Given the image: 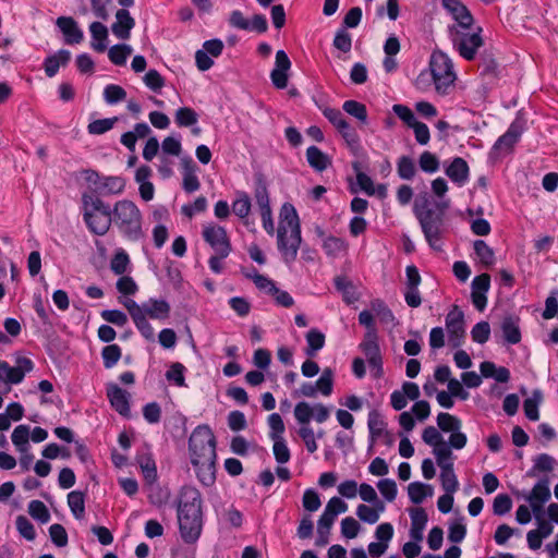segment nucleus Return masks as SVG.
I'll list each match as a JSON object with an SVG mask.
<instances>
[{"mask_svg":"<svg viewBox=\"0 0 558 558\" xmlns=\"http://www.w3.org/2000/svg\"><path fill=\"white\" fill-rule=\"evenodd\" d=\"M189 450L191 462L198 480L205 486L215 482L216 437L207 425L197 426L190 436Z\"/></svg>","mask_w":558,"mask_h":558,"instance_id":"1","label":"nucleus"},{"mask_svg":"<svg viewBox=\"0 0 558 558\" xmlns=\"http://www.w3.org/2000/svg\"><path fill=\"white\" fill-rule=\"evenodd\" d=\"M202 495L195 487L184 486L179 494L178 522L182 539L195 543L203 530Z\"/></svg>","mask_w":558,"mask_h":558,"instance_id":"2","label":"nucleus"},{"mask_svg":"<svg viewBox=\"0 0 558 558\" xmlns=\"http://www.w3.org/2000/svg\"><path fill=\"white\" fill-rule=\"evenodd\" d=\"M277 239L284 262H294L302 239L299 216L290 203H284L280 209Z\"/></svg>","mask_w":558,"mask_h":558,"instance_id":"3","label":"nucleus"},{"mask_svg":"<svg viewBox=\"0 0 558 558\" xmlns=\"http://www.w3.org/2000/svg\"><path fill=\"white\" fill-rule=\"evenodd\" d=\"M111 219L112 223L128 239L137 241L142 238V213L132 201L117 202L111 209Z\"/></svg>","mask_w":558,"mask_h":558,"instance_id":"4","label":"nucleus"},{"mask_svg":"<svg viewBox=\"0 0 558 558\" xmlns=\"http://www.w3.org/2000/svg\"><path fill=\"white\" fill-rule=\"evenodd\" d=\"M83 217L90 232L105 235L112 223L111 208L99 197L92 194H83Z\"/></svg>","mask_w":558,"mask_h":558,"instance_id":"5","label":"nucleus"},{"mask_svg":"<svg viewBox=\"0 0 558 558\" xmlns=\"http://www.w3.org/2000/svg\"><path fill=\"white\" fill-rule=\"evenodd\" d=\"M469 29L449 27V34L454 49L462 58L471 61L475 58L477 49L483 46L484 41L480 35L481 28L473 33H470Z\"/></svg>","mask_w":558,"mask_h":558,"instance_id":"6","label":"nucleus"},{"mask_svg":"<svg viewBox=\"0 0 558 558\" xmlns=\"http://www.w3.org/2000/svg\"><path fill=\"white\" fill-rule=\"evenodd\" d=\"M414 213L420 221L423 233L428 244L433 248L439 250L440 247L439 245H437V243L439 242L442 234V215L437 214L435 210L430 208L424 209L418 205V203H416L414 206Z\"/></svg>","mask_w":558,"mask_h":558,"instance_id":"7","label":"nucleus"},{"mask_svg":"<svg viewBox=\"0 0 558 558\" xmlns=\"http://www.w3.org/2000/svg\"><path fill=\"white\" fill-rule=\"evenodd\" d=\"M429 68L436 90L439 94H447L456 78L450 59L442 52H434Z\"/></svg>","mask_w":558,"mask_h":558,"instance_id":"8","label":"nucleus"},{"mask_svg":"<svg viewBox=\"0 0 558 558\" xmlns=\"http://www.w3.org/2000/svg\"><path fill=\"white\" fill-rule=\"evenodd\" d=\"M204 241L220 256H229L232 251L230 239L223 227L208 223L202 231Z\"/></svg>","mask_w":558,"mask_h":558,"instance_id":"9","label":"nucleus"},{"mask_svg":"<svg viewBox=\"0 0 558 558\" xmlns=\"http://www.w3.org/2000/svg\"><path fill=\"white\" fill-rule=\"evenodd\" d=\"M293 414L300 427H304L310 426L312 418L317 423L326 422L329 418L330 412L323 403L311 405L308 402L301 401L295 404Z\"/></svg>","mask_w":558,"mask_h":558,"instance_id":"10","label":"nucleus"},{"mask_svg":"<svg viewBox=\"0 0 558 558\" xmlns=\"http://www.w3.org/2000/svg\"><path fill=\"white\" fill-rule=\"evenodd\" d=\"M360 349L367 359L368 365L374 372V377L378 378L383 375V359L378 344L377 332L366 331Z\"/></svg>","mask_w":558,"mask_h":558,"instance_id":"11","label":"nucleus"},{"mask_svg":"<svg viewBox=\"0 0 558 558\" xmlns=\"http://www.w3.org/2000/svg\"><path fill=\"white\" fill-rule=\"evenodd\" d=\"M446 327L451 345L453 348L460 347L465 336L464 315L457 305L447 314Z\"/></svg>","mask_w":558,"mask_h":558,"instance_id":"12","label":"nucleus"},{"mask_svg":"<svg viewBox=\"0 0 558 558\" xmlns=\"http://www.w3.org/2000/svg\"><path fill=\"white\" fill-rule=\"evenodd\" d=\"M525 499L530 502L535 518L538 519L542 513L543 506L550 499L548 478H543L537 482Z\"/></svg>","mask_w":558,"mask_h":558,"instance_id":"13","label":"nucleus"},{"mask_svg":"<svg viewBox=\"0 0 558 558\" xmlns=\"http://www.w3.org/2000/svg\"><path fill=\"white\" fill-rule=\"evenodd\" d=\"M441 4L457 22L451 27L471 28L473 16L460 0H441Z\"/></svg>","mask_w":558,"mask_h":558,"instance_id":"14","label":"nucleus"},{"mask_svg":"<svg viewBox=\"0 0 558 558\" xmlns=\"http://www.w3.org/2000/svg\"><path fill=\"white\" fill-rule=\"evenodd\" d=\"M291 62L288 54L283 50L276 52V66L270 73L272 84L283 89L288 85V71L290 70Z\"/></svg>","mask_w":558,"mask_h":558,"instance_id":"15","label":"nucleus"},{"mask_svg":"<svg viewBox=\"0 0 558 558\" xmlns=\"http://www.w3.org/2000/svg\"><path fill=\"white\" fill-rule=\"evenodd\" d=\"M107 396L112 408L121 415H130V395L116 384L107 386Z\"/></svg>","mask_w":558,"mask_h":558,"instance_id":"16","label":"nucleus"},{"mask_svg":"<svg viewBox=\"0 0 558 558\" xmlns=\"http://www.w3.org/2000/svg\"><path fill=\"white\" fill-rule=\"evenodd\" d=\"M64 36L68 45L80 44L84 39L83 31L78 27L76 21L71 16H60L56 22Z\"/></svg>","mask_w":558,"mask_h":558,"instance_id":"17","label":"nucleus"},{"mask_svg":"<svg viewBox=\"0 0 558 558\" xmlns=\"http://www.w3.org/2000/svg\"><path fill=\"white\" fill-rule=\"evenodd\" d=\"M135 26L134 19L125 9H120L116 13V22L111 25V31L119 39H129L131 29Z\"/></svg>","mask_w":558,"mask_h":558,"instance_id":"18","label":"nucleus"},{"mask_svg":"<svg viewBox=\"0 0 558 558\" xmlns=\"http://www.w3.org/2000/svg\"><path fill=\"white\" fill-rule=\"evenodd\" d=\"M33 362L25 356L17 357L15 366H10L7 363L5 383L20 384L23 380L25 374L29 373L33 369Z\"/></svg>","mask_w":558,"mask_h":558,"instance_id":"19","label":"nucleus"},{"mask_svg":"<svg viewBox=\"0 0 558 558\" xmlns=\"http://www.w3.org/2000/svg\"><path fill=\"white\" fill-rule=\"evenodd\" d=\"M142 315L153 319H166L170 314V305L163 300L149 299L141 305Z\"/></svg>","mask_w":558,"mask_h":558,"instance_id":"20","label":"nucleus"},{"mask_svg":"<svg viewBox=\"0 0 558 558\" xmlns=\"http://www.w3.org/2000/svg\"><path fill=\"white\" fill-rule=\"evenodd\" d=\"M368 429L371 434L372 441H376L380 437H385L386 444H392L391 435L386 430V423L381 418L380 414L377 411H372L368 414Z\"/></svg>","mask_w":558,"mask_h":558,"instance_id":"21","label":"nucleus"},{"mask_svg":"<svg viewBox=\"0 0 558 558\" xmlns=\"http://www.w3.org/2000/svg\"><path fill=\"white\" fill-rule=\"evenodd\" d=\"M446 174L458 185H463L469 179V166L461 157H456L446 169Z\"/></svg>","mask_w":558,"mask_h":558,"instance_id":"22","label":"nucleus"},{"mask_svg":"<svg viewBox=\"0 0 558 558\" xmlns=\"http://www.w3.org/2000/svg\"><path fill=\"white\" fill-rule=\"evenodd\" d=\"M183 166V189L187 193L197 191L201 186L199 180L196 175V165L191 158L182 159Z\"/></svg>","mask_w":558,"mask_h":558,"instance_id":"23","label":"nucleus"},{"mask_svg":"<svg viewBox=\"0 0 558 558\" xmlns=\"http://www.w3.org/2000/svg\"><path fill=\"white\" fill-rule=\"evenodd\" d=\"M411 529L410 536L416 542L423 538V530L427 523V514L423 508H413L410 511Z\"/></svg>","mask_w":558,"mask_h":558,"instance_id":"24","label":"nucleus"},{"mask_svg":"<svg viewBox=\"0 0 558 558\" xmlns=\"http://www.w3.org/2000/svg\"><path fill=\"white\" fill-rule=\"evenodd\" d=\"M89 32L93 37L92 48L97 52H104L107 49L108 28L100 22H93Z\"/></svg>","mask_w":558,"mask_h":558,"instance_id":"25","label":"nucleus"},{"mask_svg":"<svg viewBox=\"0 0 558 558\" xmlns=\"http://www.w3.org/2000/svg\"><path fill=\"white\" fill-rule=\"evenodd\" d=\"M71 59V53L68 50H59L57 53L48 57L45 60L44 68L47 76L52 77L57 74L60 66H64Z\"/></svg>","mask_w":558,"mask_h":558,"instance_id":"26","label":"nucleus"},{"mask_svg":"<svg viewBox=\"0 0 558 558\" xmlns=\"http://www.w3.org/2000/svg\"><path fill=\"white\" fill-rule=\"evenodd\" d=\"M501 330L507 342L515 344L521 340V331L519 328V318L507 316L501 323Z\"/></svg>","mask_w":558,"mask_h":558,"instance_id":"27","label":"nucleus"},{"mask_svg":"<svg viewBox=\"0 0 558 558\" xmlns=\"http://www.w3.org/2000/svg\"><path fill=\"white\" fill-rule=\"evenodd\" d=\"M125 181L121 177L102 178L97 192L104 195L121 194L124 191Z\"/></svg>","mask_w":558,"mask_h":558,"instance_id":"28","label":"nucleus"},{"mask_svg":"<svg viewBox=\"0 0 558 558\" xmlns=\"http://www.w3.org/2000/svg\"><path fill=\"white\" fill-rule=\"evenodd\" d=\"M306 159L310 166L317 171H324L330 163L328 156L316 146L307 148Z\"/></svg>","mask_w":558,"mask_h":558,"instance_id":"29","label":"nucleus"},{"mask_svg":"<svg viewBox=\"0 0 558 558\" xmlns=\"http://www.w3.org/2000/svg\"><path fill=\"white\" fill-rule=\"evenodd\" d=\"M305 338L307 343L305 353L307 356L313 357L316 355L317 351L324 348L326 340L325 335L318 329L313 328L306 333Z\"/></svg>","mask_w":558,"mask_h":558,"instance_id":"30","label":"nucleus"},{"mask_svg":"<svg viewBox=\"0 0 558 558\" xmlns=\"http://www.w3.org/2000/svg\"><path fill=\"white\" fill-rule=\"evenodd\" d=\"M408 494L413 504H421L427 496L433 495V488L430 485L413 482L408 486Z\"/></svg>","mask_w":558,"mask_h":558,"instance_id":"31","label":"nucleus"},{"mask_svg":"<svg viewBox=\"0 0 558 558\" xmlns=\"http://www.w3.org/2000/svg\"><path fill=\"white\" fill-rule=\"evenodd\" d=\"M68 505L73 515L81 520L85 515V494L80 490H73L68 495Z\"/></svg>","mask_w":558,"mask_h":558,"instance_id":"32","label":"nucleus"},{"mask_svg":"<svg viewBox=\"0 0 558 558\" xmlns=\"http://www.w3.org/2000/svg\"><path fill=\"white\" fill-rule=\"evenodd\" d=\"M335 286L338 291L342 293L343 301L348 304H352L359 300V295L355 291L354 284L345 277H337L335 279Z\"/></svg>","mask_w":558,"mask_h":558,"instance_id":"33","label":"nucleus"},{"mask_svg":"<svg viewBox=\"0 0 558 558\" xmlns=\"http://www.w3.org/2000/svg\"><path fill=\"white\" fill-rule=\"evenodd\" d=\"M323 248L327 255L338 257L347 252L348 244L344 240L331 235L325 239Z\"/></svg>","mask_w":558,"mask_h":558,"instance_id":"34","label":"nucleus"},{"mask_svg":"<svg viewBox=\"0 0 558 558\" xmlns=\"http://www.w3.org/2000/svg\"><path fill=\"white\" fill-rule=\"evenodd\" d=\"M385 506L383 502L378 501L377 507L372 508L366 505H359L356 508V515L360 518V520L374 524L379 519V512L384 511Z\"/></svg>","mask_w":558,"mask_h":558,"instance_id":"35","label":"nucleus"},{"mask_svg":"<svg viewBox=\"0 0 558 558\" xmlns=\"http://www.w3.org/2000/svg\"><path fill=\"white\" fill-rule=\"evenodd\" d=\"M29 434V426L19 425L14 428L11 435L12 442L17 447L19 451L23 453L26 452L28 449Z\"/></svg>","mask_w":558,"mask_h":558,"instance_id":"36","label":"nucleus"},{"mask_svg":"<svg viewBox=\"0 0 558 558\" xmlns=\"http://www.w3.org/2000/svg\"><path fill=\"white\" fill-rule=\"evenodd\" d=\"M519 136V129L514 124H511L508 131L498 138L495 148L498 150H509L517 143Z\"/></svg>","mask_w":558,"mask_h":558,"instance_id":"37","label":"nucleus"},{"mask_svg":"<svg viewBox=\"0 0 558 558\" xmlns=\"http://www.w3.org/2000/svg\"><path fill=\"white\" fill-rule=\"evenodd\" d=\"M437 425L445 432H458L461 428V421L450 413L441 412L437 415Z\"/></svg>","mask_w":558,"mask_h":558,"instance_id":"38","label":"nucleus"},{"mask_svg":"<svg viewBox=\"0 0 558 558\" xmlns=\"http://www.w3.org/2000/svg\"><path fill=\"white\" fill-rule=\"evenodd\" d=\"M131 53L132 48L122 44L112 46L108 51V57L113 64L123 65Z\"/></svg>","mask_w":558,"mask_h":558,"instance_id":"39","label":"nucleus"},{"mask_svg":"<svg viewBox=\"0 0 558 558\" xmlns=\"http://www.w3.org/2000/svg\"><path fill=\"white\" fill-rule=\"evenodd\" d=\"M342 108L348 114L356 118L359 121L366 122L367 110L364 104L356 100H347L343 102Z\"/></svg>","mask_w":558,"mask_h":558,"instance_id":"40","label":"nucleus"},{"mask_svg":"<svg viewBox=\"0 0 558 558\" xmlns=\"http://www.w3.org/2000/svg\"><path fill=\"white\" fill-rule=\"evenodd\" d=\"M232 211L240 219H245L251 213V199L245 193H240L232 203Z\"/></svg>","mask_w":558,"mask_h":558,"instance_id":"41","label":"nucleus"},{"mask_svg":"<svg viewBox=\"0 0 558 558\" xmlns=\"http://www.w3.org/2000/svg\"><path fill=\"white\" fill-rule=\"evenodd\" d=\"M555 459L547 454L541 453L535 457L534 465L532 470L529 472L530 476H534L536 472H550L554 469Z\"/></svg>","mask_w":558,"mask_h":558,"instance_id":"42","label":"nucleus"},{"mask_svg":"<svg viewBox=\"0 0 558 558\" xmlns=\"http://www.w3.org/2000/svg\"><path fill=\"white\" fill-rule=\"evenodd\" d=\"M28 513L35 520L47 523L50 520V513L46 505L40 500H32L28 504Z\"/></svg>","mask_w":558,"mask_h":558,"instance_id":"43","label":"nucleus"},{"mask_svg":"<svg viewBox=\"0 0 558 558\" xmlns=\"http://www.w3.org/2000/svg\"><path fill=\"white\" fill-rule=\"evenodd\" d=\"M198 120V116L192 108L182 107L175 112V123L179 126H191L194 125Z\"/></svg>","mask_w":558,"mask_h":558,"instance_id":"44","label":"nucleus"},{"mask_svg":"<svg viewBox=\"0 0 558 558\" xmlns=\"http://www.w3.org/2000/svg\"><path fill=\"white\" fill-rule=\"evenodd\" d=\"M317 390L320 391L324 396H330L332 392L333 386V372L331 368H324L320 377L315 383Z\"/></svg>","mask_w":558,"mask_h":558,"instance_id":"45","label":"nucleus"},{"mask_svg":"<svg viewBox=\"0 0 558 558\" xmlns=\"http://www.w3.org/2000/svg\"><path fill=\"white\" fill-rule=\"evenodd\" d=\"M121 355V348L118 344H109L105 347L101 352L105 367H113L120 360Z\"/></svg>","mask_w":558,"mask_h":558,"instance_id":"46","label":"nucleus"},{"mask_svg":"<svg viewBox=\"0 0 558 558\" xmlns=\"http://www.w3.org/2000/svg\"><path fill=\"white\" fill-rule=\"evenodd\" d=\"M138 463L146 482L150 484L154 483L157 478L155 461L149 456H142L138 458Z\"/></svg>","mask_w":558,"mask_h":558,"instance_id":"47","label":"nucleus"},{"mask_svg":"<svg viewBox=\"0 0 558 558\" xmlns=\"http://www.w3.org/2000/svg\"><path fill=\"white\" fill-rule=\"evenodd\" d=\"M118 118H107V119H99L90 122L87 126L89 134L100 135L108 131H110L113 125L117 123Z\"/></svg>","mask_w":558,"mask_h":558,"instance_id":"48","label":"nucleus"},{"mask_svg":"<svg viewBox=\"0 0 558 558\" xmlns=\"http://www.w3.org/2000/svg\"><path fill=\"white\" fill-rule=\"evenodd\" d=\"M474 251L476 255L480 257L481 262L486 265H493L495 260L494 251L486 244L483 240H477L474 242Z\"/></svg>","mask_w":558,"mask_h":558,"instance_id":"49","label":"nucleus"},{"mask_svg":"<svg viewBox=\"0 0 558 558\" xmlns=\"http://www.w3.org/2000/svg\"><path fill=\"white\" fill-rule=\"evenodd\" d=\"M185 366L179 362L171 364L170 368L166 373V378L169 381H173L179 387H185L184 378Z\"/></svg>","mask_w":558,"mask_h":558,"instance_id":"50","label":"nucleus"},{"mask_svg":"<svg viewBox=\"0 0 558 558\" xmlns=\"http://www.w3.org/2000/svg\"><path fill=\"white\" fill-rule=\"evenodd\" d=\"M255 201L257 206L259 207L260 213H265L266 210H271L269 204V195L267 191V186L264 182L259 181L255 187Z\"/></svg>","mask_w":558,"mask_h":558,"instance_id":"51","label":"nucleus"},{"mask_svg":"<svg viewBox=\"0 0 558 558\" xmlns=\"http://www.w3.org/2000/svg\"><path fill=\"white\" fill-rule=\"evenodd\" d=\"M323 114L325 118L329 120V122L339 131L340 129H345L349 124L342 112L339 109L325 107L323 108Z\"/></svg>","mask_w":558,"mask_h":558,"instance_id":"52","label":"nucleus"},{"mask_svg":"<svg viewBox=\"0 0 558 558\" xmlns=\"http://www.w3.org/2000/svg\"><path fill=\"white\" fill-rule=\"evenodd\" d=\"M274 440V454L278 463H287L290 460V450L283 438L272 437Z\"/></svg>","mask_w":558,"mask_h":558,"instance_id":"53","label":"nucleus"},{"mask_svg":"<svg viewBox=\"0 0 558 558\" xmlns=\"http://www.w3.org/2000/svg\"><path fill=\"white\" fill-rule=\"evenodd\" d=\"M441 487L445 493H456L459 488V482L453 469L447 468L446 472H440Z\"/></svg>","mask_w":558,"mask_h":558,"instance_id":"54","label":"nucleus"},{"mask_svg":"<svg viewBox=\"0 0 558 558\" xmlns=\"http://www.w3.org/2000/svg\"><path fill=\"white\" fill-rule=\"evenodd\" d=\"M416 172L414 161L408 157L402 156L398 161V174L403 180H410L414 177Z\"/></svg>","mask_w":558,"mask_h":558,"instance_id":"55","label":"nucleus"},{"mask_svg":"<svg viewBox=\"0 0 558 558\" xmlns=\"http://www.w3.org/2000/svg\"><path fill=\"white\" fill-rule=\"evenodd\" d=\"M129 264V255L123 250H121L120 252H117L112 257L110 268L116 275H123L126 271Z\"/></svg>","mask_w":558,"mask_h":558,"instance_id":"56","label":"nucleus"},{"mask_svg":"<svg viewBox=\"0 0 558 558\" xmlns=\"http://www.w3.org/2000/svg\"><path fill=\"white\" fill-rule=\"evenodd\" d=\"M246 277L252 279L255 286L259 290L266 291L268 294L271 292H278V288L276 287L275 282L267 278L264 275L258 274L254 270V276H251L250 274H246Z\"/></svg>","mask_w":558,"mask_h":558,"instance_id":"57","label":"nucleus"},{"mask_svg":"<svg viewBox=\"0 0 558 558\" xmlns=\"http://www.w3.org/2000/svg\"><path fill=\"white\" fill-rule=\"evenodd\" d=\"M16 529L19 533L27 541H34L36 532L33 523L24 515L16 518Z\"/></svg>","mask_w":558,"mask_h":558,"instance_id":"58","label":"nucleus"},{"mask_svg":"<svg viewBox=\"0 0 558 558\" xmlns=\"http://www.w3.org/2000/svg\"><path fill=\"white\" fill-rule=\"evenodd\" d=\"M104 97L108 104H116L125 99L126 92L119 85L110 84L106 86Z\"/></svg>","mask_w":558,"mask_h":558,"instance_id":"59","label":"nucleus"},{"mask_svg":"<svg viewBox=\"0 0 558 558\" xmlns=\"http://www.w3.org/2000/svg\"><path fill=\"white\" fill-rule=\"evenodd\" d=\"M420 168L428 173L436 172L439 168V160L438 158L432 154L430 151H424L420 156Z\"/></svg>","mask_w":558,"mask_h":558,"instance_id":"60","label":"nucleus"},{"mask_svg":"<svg viewBox=\"0 0 558 558\" xmlns=\"http://www.w3.org/2000/svg\"><path fill=\"white\" fill-rule=\"evenodd\" d=\"M302 504L304 509L310 512L317 511L322 506L319 495L314 489H306L304 492Z\"/></svg>","mask_w":558,"mask_h":558,"instance_id":"61","label":"nucleus"},{"mask_svg":"<svg viewBox=\"0 0 558 558\" xmlns=\"http://www.w3.org/2000/svg\"><path fill=\"white\" fill-rule=\"evenodd\" d=\"M512 500L507 494L497 495L494 499L493 511L496 515H504L511 510Z\"/></svg>","mask_w":558,"mask_h":558,"instance_id":"62","label":"nucleus"},{"mask_svg":"<svg viewBox=\"0 0 558 558\" xmlns=\"http://www.w3.org/2000/svg\"><path fill=\"white\" fill-rule=\"evenodd\" d=\"M49 535L52 543L58 547H64L68 544V533L59 523H54L49 527Z\"/></svg>","mask_w":558,"mask_h":558,"instance_id":"63","label":"nucleus"},{"mask_svg":"<svg viewBox=\"0 0 558 558\" xmlns=\"http://www.w3.org/2000/svg\"><path fill=\"white\" fill-rule=\"evenodd\" d=\"M490 327L487 322L477 323L471 331L473 341L477 343H485L489 339Z\"/></svg>","mask_w":558,"mask_h":558,"instance_id":"64","label":"nucleus"}]
</instances>
